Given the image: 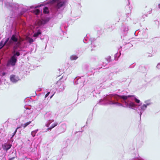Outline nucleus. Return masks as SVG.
Wrapping results in <instances>:
<instances>
[{"instance_id": "7", "label": "nucleus", "mask_w": 160, "mask_h": 160, "mask_svg": "<svg viewBox=\"0 0 160 160\" xmlns=\"http://www.w3.org/2000/svg\"><path fill=\"white\" fill-rule=\"evenodd\" d=\"M11 39L13 42H17L18 41V38L16 37L15 35H13L12 36Z\"/></svg>"}, {"instance_id": "23", "label": "nucleus", "mask_w": 160, "mask_h": 160, "mask_svg": "<svg viewBox=\"0 0 160 160\" xmlns=\"http://www.w3.org/2000/svg\"><path fill=\"white\" fill-rule=\"evenodd\" d=\"M17 130H15V131L13 133V135H12V137H13V136H14V135H15V134H16V132H17Z\"/></svg>"}, {"instance_id": "25", "label": "nucleus", "mask_w": 160, "mask_h": 160, "mask_svg": "<svg viewBox=\"0 0 160 160\" xmlns=\"http://www.w3.org/2000/svg\"><path fill=\"white\" fill-rule=\"evenodd\" d=\"M23 40L22 39L20 38V40L18 42V44H20L21 42Z\"/></svg>"}, {"instance_id": "21", "label": "nucleus", "mask_w": 160, "mask_h": 160, "mask_svg": "<svg viewBox=\"0 0 160 160\" xmlns=\"http://www.w3.org/2000/svg\"><path fill=\"white\" fill-rule=\"evenodd\" d=\"M29 43H31L33 42V39L32 38H29Z\"/></svg>"}, {"instance_id": "15", "label": "nucleus", "mask_w": 160, "mask_h": 160, "mask_svg": "<svg viewBox=\"0 0 160 160\" xmlns=\"http://www.w3.org/2000/svg\"><path fill=\"white\" fill-rule=\"evenodd\" d=\"M12 43H13L12 41V40H11V39L9 41V40H8V42L7 43H6V45H7V46H9L11 45L12 44Z\"/></svg>"}, {"instance_id": "5", "label": "nucleus", "mask_w": 160, "mask_h": 160, "mask_svg": "<svg viewBox=\"0 0 160 160\" xmlns=\"http://www.w3.org/2000/svg\"><path fill=\"white\" fill-rule=\"evenodd\" d=\"M11 146L12 145L9 144H5L4 145L3 149L5 150H6L7 151L10 148Z\"/></svg>"}, {"instance_id": "12", "label": "nucleus", "mask_w": 160, "mask_h": 160, "mask_svg": "<svg viewBox=\"0 0 160 160\" xmlns=\"http://www.w3.org/2000/svg\"><path fill=\"white\" fill-rule=\"evenodd\" d=\"M12 153H14V155L13 157H11L10 156V158L9 159V160H13V159H15V158H17V157L16 156V153L15 152V153H13V152H12Z\"/></svg>"}, {"instance_id": "4", "label": "nucleus", "mask_w": 160, "mask_h": 160, "mask_svg": "<svg viewBox=\"0 0 160 160\" xmlns=\"http://www.w3.org/2000/svg\"><path fill=\"white\" fill-rule=\"evenodd\" d=\"M136 105L133 102H131L130 103L127 104V107L130 108H134L136 107Z\"/></svg>"}, {"instance_id": "22", "label": "nucleus", "mask_w": 160, "mask_h": 160, "mask_svg": "<svg viewBox=\"0 0 160 160\" xmlns=\"http://www.w3.org/2000/svg\"><path fill=\"white\" fill-rule=\"evenodd\" d=\"M135 102L137 103H139L140 102V100L136 98L135 99Z\"/></svg>"}, {"instance_id": "14", "label": "nucleus", "mask_w": 160, "mask_h": 160, "mask_svg": "<svg viewBox=\"0 0 160 160\" xmlns=\"http://www.w3.org/2000/svg\"><path fill=\"white\" fill-rule=\"evenodd\" d=\"M38 130H35L31 132V134L33 137H34L37 132Z\"/></svg>"}, {"instance_id": "20", "label": "nucleus", "mask_w": 160, "mask_h": 160, "mask_svg": "<svg viewBox=\"0 0 160 160\" xmlns=\"http://www.w3.org/2000/svg\"><path fill=\"white\" fill-rule=\"evenodd\" d=\"M20 53L18 52H17L13 56H14V57H15V56H18L20 55Z\"/></svg>"}, {"instance_id": "28", "label": "nucleus", "mask_w": 160, "mask_h": 160, "mask_svg": "<svg viewBox=\"0 0 160 160\" xmlns=\"http://www.w3.org/2000/svg\"><path fill=\"white\" fill-rule=\"evenodd\" d=\"M158 7H159V8H160V3L159 4V5H158Z\"/></svg>"}, {"instance_id": "3", "label": "nucleus", "mask_w": 160, "mask_h": 160, "mask_svg": "<svg viewBox=\"0 0 160 160\" xmlns=\"http://www.w3.org/2000/svg\"><path fill=\"white\" fill-rule=\"evenodd\" d=\"M46 22V20L43 19L38 20L36 22V24L38 26H40L42 24H44Z\"/></svg>"}, {"instance_id": "13", "label": "nucleus", "mask_w": 160, "mask_h": 160, "mask_svg": "<svg viewBox=\"0 0 160 160\" xmlns=\"http://www.w3.org/2000/svg\"><path fill=\"white\" fill-rule=\"evenodd\" d=\"M78 57L75 55H72L70 57V59L72 60H75L78 58Z\"/></svg>"}, {"instance_id": "29", "label": "nucleus", "mask_w": 160, "mask_h": 160, "mask_svg": "<svg viewBox=\"0 0 160 160\" xmlns=\"http://www.w3.org/2000/svg\"><path fill=\"white\" fill-rule=\"evenodd\" d=\"M5 74V73H3V75H4Z\"/></svg>"}, {"instance_id": "27", "label": "nucleus", "mask_w": 160, "mask_h": 160, "mask_svg": "<svg viewBox=\"0 0 160 160\" xmlns=\"http://www.w3.org/2000/svg\"><path fill=\"white\" fill-rule=\"evenodd\" d=\"M21 128V127L20 126H19V127H18L16 129V130H17H17L19 129V128Z\"/></svg>"}, {"instance_id": "8", "label": "nucleus", "mask_w": 160, "mask_h": 160, "mask_svg": "<svg viewBox=\"0 0 160 160\" xmlns=\"http://www.w3.org/2000/svg\"><path fill=\"white\" fill-rule=\"evenodd\" d=\"M32 12H33L36 15H38L40 12V11L38 9H36L32 11Z\"/></svg>"}, {"instance_id": "18", "label": "nucleus", "mask_w": 160, "mask_h": 160, "mask_svg": "<svg viewBox=\"0 0 160 160\" xmlns=\"http://www.w3.org/2000/svg\"><path fill=\"white\" fill-rule=\"evenodd\" d=\"M58 125V123L57 122H55L52 124V125L51 126V128H53L54 127H55V126H57Z\"/></svg>"}, {"instance_id": "26", "label": "nucleus", "mask_w": 160, "mask_h": 160, "mask_svg": "<svg viewBox=\"0 0 160 160\" xmlns=\"http://www.w3.org/2000/svg\"><path fill=\"white\" fill-rule=\"evenodd\" d=\"M52 129V128H51V127H50L49 128H47V131L51 130Z\"/></svg>"}, {"instance_id": "30", "label": "nucleus", "mask_w": 160, "mask_h": 160, "mask_svg": "<svg viewBox=\"0 0 160 160\" xmlns=\"http://www.w3.org/2000/svg\"><path fill=\"white\" fill-rule=\"evenodd\" d=\"M38 6H37L36 7H35V8H38Z\"/></svg>"}, {"instance_id": "11", "label": "nucleus", "mask_w": 160, "mask_h": 160, "mask_svg": "<svg viewBox=\"0 0 160 160\" xmlns=\"http://www.w3.org/2000/svg\"><path fill=\"white\" fill-rule=\"evenodd\" d=\"M43 12L44 13H49V11L48 8L46 7H44L43 9Z\"/></svg>"}, {"instance_id": "24", "label": "nucleus", "mask_w": 160, "mask_h": 160, "mask_svg": "<svg viewBox=\"0 0 160 160\" xmlns=\"http://www.w3.org/2000/svg\"><path fill=\"white\" fill-rule=\"evenodd\" d=\"M50 93V92H48V93L45 95V98H46V97H47L48 96V95H49V94Z\"/></svg>"}, {"instance_id": "1", "label": "nucleus", "mask_w": 160, "mask_h": 160, "mask_svg": "<svg viewBox=\"0 0 160 160\" xmlns=\"http://www.w3.org/2000/svg\"><path fill=\"white\" fill-rule=\"evenodd\" d=\"M50 2L52 4H53L55 2H57L55 7L58 9L64 6L65 3V1H60V0H52L50 1Z\"/></svg>"}, {"instance_id": "19", "label": "nucleus", "mask_w": 160, "mask_h": 160, "mask_svg": "<svg viewBox=\"0 0 160 160\" xmlns=\"http://www.w3.org/2000/svg\"><path fill=\"white\" fill-rule=\"evenodd\" d=\"M147 108V106L145 104H143L141 107V109H145Z\"/></svg>"}, {"instance_id": "9", "label": "nucleus", "mask_w": 160, "mask_h": 160, "mask_svg": "<svg viewBox=\"0 0 160 160\" xmlns=\"http://www.w3.org/2000/svg\"><path fill=\"white\" fill-rule=\"evenodd\" d=\"M15 76L14 75H11L10 76V80L13 82H15L17 80L15 79Z\"/></svg>"}, {"instance_id": "6", "label": "nucleus", "mask_w": 160, "mask_h": 160, "mask_svg": "<svg viewBox=\"0 0 160 160\" xmlns=\"http://www.w3.org/2000/svg\"><path fill=\"white\" fill-rule=\"evenodd\" d=\"M9 39V38H7V39L6 40L3 44V43L2 42H0V49L2 48L4 45H6V43H7L8 42V41Z\"/></svg>"}, {"instance_id": "2", "label": "nucleus", "mask_w": 160, "mask_h": 160, "mask_svg": "<svg viewBox=\"0 0 160 160\" xmlns=\"http://www.w3.org/2000/svg\"><path fill=\"white\" fill-rule=\"evenodd\" d=\"M17 61L16 58L14 56H12L10 60L8 61L7 65V66H9L10 65H11L12 66H14L15 65Z\"/></svg>"}, {"instance_id": "16", "label": "nucleus", "mask_w": 160, "mask_h": 160, "mask_svg": "<svg viewBox=\"0 0 160 160\" xmlns=\"http://www.w3.org/2000/svg\"><path fill=\"white\" fill-rule=\"evenodd\" d=\"M41 33L39 32H38L36 33H35L33 35L34 37H37L38 36L39 34H41Z\"/></svg>"}, {"instance_id": "17", "label": "nucleus", "mask_w": 160, "mask_h": 160, "mask_svg": "<svg viewBox=\"0 0 160 160\" xmlns=\"http://www.w3.org/2000/svg\"><path fill=\"white\" fill-rule=\"evenodd\" d=\"M121 98L123 99L124 100H126L128 98V97L125 96H120Z\"/></svg>"}, {"instance_id": "10", "label": "nucleus", "mask_w": 160, "mask_h": 160, "mask_svg": "<svg viewBox=\"0 0 160 160\" xmlns=\"http://www.w3.org/2000/svg\"><path fill=\"white\" fill-rule=\"evenodd\" d=\"M31 121H29L28 122H27L23 124H21V126L23 128H25L28 125L30 124L31 122Z\"/></svg>"}]
</instances>
